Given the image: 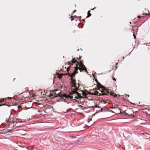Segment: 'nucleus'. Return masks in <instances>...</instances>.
Masks as SVG:
<instances>
[{"label": "nucleus", "mask_w": 150, "mask_h": 150, "mask_svg": "<svg viewBox=\"0 0 150 150\" xmlns=\"http://www.w3.org/2000/svg\"><path fill=\"white\" fill-rule=\"evenodd\" d=\"M78 18H81V16H80V17H78Z\"/></svg>", "instance_id": "nucleus-12"}, {"label": "nucleus", "mask_w": 150, "mask_h": 150, "mask_svg": "<svg viewBox=\"0 0 150 150\" xmlns=\"http://www.w3.org/2000/svg\"><path fill=\"white\" fill-rule=\"evenodd\" d=\"M71 63L74 64L75 63H77V64H76V67L74 68V73L75 74H76L77 73V71L78 69L81 72L83 71H85L86 72H87L86 68L81 62H80V63H79L76 61L75 59L73 58L72 59V61L68 62H67V64L68 65H69Z\"/></svg>", "instance_id": "nucleus-2"}, {"label": "nucleus", "mask_w": 150, "mask_h": 150, "mask_svg": "<svg viewBox=\"0 0 150 150\" xmlns=\"http://www.w3.org/2000/svg\"><path fill=\"white\" fill-rule=\"evenodd\" d=\"M112 112H113V113H114V112L113 111H112Z\"/></svg>", "instance_id": "nucleus-15"}, {"label": "nucleus", "mask_w": 150, "mask_h": 150, "mask_svg": "<svg viewBox=\"0 0 150 150\" xmlns=\"http://www.w3.org/2000/svg\"><path fill=\"white\" fill-rule=\"evenodd\" d=\"M78 106L79 107V108H82L83 107L81 105H78Z\"/></svg>", "instance_id": "nucleus-5"}, {"label": "nucleus", "mask_w": 150, "mask_h": 150, "mask_svg": "<svg viewBox=\"0 0 150 150\" xmlns=\"http://www.w3.org/2000/svg\"><path fill=\"white\" fill-rule=\"evenodd\" d=\"M73 17V16H71V18H72Z\"/></svg>", "instance_id": "nucleus-17"}, {"label": "nucleus", "mask_w": 150, "mask_h": 150, "mask_svg": "<svg viewBox=\"0 0 150 150\" xmlns=\"http://www.w3.org/2000/svg\"><path fill=\"white\" fill-rule=\"evenodd\" d=\"M73 20V19H71V21H72Z\"/></svg>", "instance_id": "nucleus-19"}, {"label": "nucleus", "mask_w": 150, "mask_h": 150, "mask_svg": "<svg viewBox=\"0 0 150 150\" xmlns=\"http://www.w3.org/2000/svg\"><path fill=\"white\" fill-rule=\"evenodd\" d=\"M45 91L44 90L43 92L42 90H40L39 91H38V96H40V98L38 97V108H41L44 107V105L42 104V103L41 102L43 101L42 99L43 97V96L41 97V95H44L45 93Z\"/></svg>", "instance_id": "nucleus-3"}, {"label": "nucleus", "mask_w": 150, "mask_h": 150, "mask_svg": "<svg viewBox=\"0 0 150 150\" xmlns=\"http://www.w3.org/2000/svg\"><path fill=\"white\" fill-rule=\"evenodd\" d=\"M38 123H40V122H38Z\"/></svg>", "instance_id": "nucleus-16"}, {"label": "nucleus", "mask_w": 150, "mask_h": 150, "mask_svg": "<svg viewBox=\"0 0 150 150\" xmlns=\"http://www.w3.org/2000/svg\"><path fill=\"white\" fill-rule=\"evenodd\" d=\"M38 112L40 113V111H39V110H38Z\"/></svg>", "instance_id": "nucleus-11"}, {"label": "nucleus", "mask_w": 150, "mask_h": 150, "mask_svg": "<svg viewBox=\"0 0 150 150\" xmlns=\"http://www.w3.org/2000/svg\"><path fill=\"white\" fill-rule=\"evenodd\" d=\"M1 106V105H0V106Z\"/></svg>", "instance_id": "nucleus-21"}, {"label": "nucleus", "mask_w": 150, "mask_h": 150, "mask_svg": "<svg viewBox=\"0 0 150 150\" xmlns=\"http://www.w3.org/2000/svg\"><path fill=\"white\" fill-rule=\"evenodd\" d=\"M76 11V10H74L73 12V13H74Z\"/></svg>", "instance_id": "nucleus-7"}, {"label": "nucleus", "mask_w": 150, "mask_h": 150, "mask_svg": "<svg viewBox=\"0 0 150 150\" xmlns=\"http://www.w3.org/2000/svg\"><path fill=\"white\" fill-rule=\"evenodd\" d=\"M133 36H134V38L135 39L136 36L134 35V34H133Z\"/></svg>", "instance_id": "nucleus-6"}, {"label": "nucleus", "mask_w": 150, "mask_h": 150, "mask_svg": "<svg viewBox=\"0 0 150 150\" xmlns=\"http://www.w3.org/2000/svg\"><path fill=\"white\" fill-rule=\"evenodd\" d=\"M74 17H76V16H74Z\"/></svg>", "instance_id": "nucleus-20"}, {"label": "nucleus", "mask_w": 150, "mask_h": 150, "mask_svg": "<svg viewBox=\"0 0 150 150\" xmlns=\"http://www.w3.org/2000/svg\"><path fill=\"white\" fill-rule=\"evenodd\" d=\"M133 30L134 31L135 30V29H133Z\"/></svg>", "instance_id": "nucleus-13"}, {"label": "nucleus", "mask_w": 150, "mask_h": 150, "mask_svg": "<svg viewBox=\"0 0 150 150\" xmlns=\"http://www.w3.org/2000/svg\"><path fill=\"white\" fill-rule=\"evenodd\" d=\"M141 17V16H138V18H140Z\"/></svg>", "instance_id": "nucleus-8"}, {"label": "nucleus", "mask_w": 150, "mask_h": 150, "mask_svg": "<svg viewBox=\"0 0 150 150\" xmlns=\"http://www.w3.org/2000/svg\"><path fill=\"white\" fill-rule=\"evenodd\" d=\"M90 11H89L87 13H88V16H87L86 18H88L90 16H91V14L90 13Z\"/></svg>", "instance_id": "nucleus-4"}, {"label": "nucleus", "mask_w": 150, "mask_h": 150, "mask_svg": "<svg viewBox=\"0 0 150 150\" xmlns=\"http://www.w3.org/2000/svg\"><path fill=\"white\" fill-rule=\"evenodd\" d=\"M79 85L78 84H76L74 82H73L71 84V86L74 87L75 90L72 91V94L71 96H70L71 99L76 98L79 99L82 97L81 94L83 96L84 95V93L82 90L78 89Z\"/></svg>", "instance_id": "nucleus-1"}, {"label": "nucleus", "mask_w": 150, "mask_h": 150, "mask_svg": "<svg viewBox=\"0 0 150 150\" xmlns=\"http://www.w3.org/2000/svg\"><path fill=\"white\" fill-rule=\"evenodd\" d=\"M39 115V114H38V115ZM39 117L38 116V119L39 118Z\"/></svg>", "instance_id": "nucleus-18"}, {"label": "nucleus", "mask_w": 150, "mask_h": 150, "mask_svg": "<svg viewBox=\"0 0 150 150\" xmlns=\"http://www.w3.org/2000/svg\"><path fill=\"white\" fill-rule=\"evenodd\" d=\"M113 79H114V80L115 81H116V79H115V78H114Z\"/></svg>", "instance_id": "nucleus-10"}, {"label": "nucleus", "mask_w": 150, "mask_h": 150, "mask_svg": "<svg viewBox=\"0 0 150 150\" xmlns=\"http://www.w3.org/2000/svg\"><path fill=\"white\" fill-rule=\"evenodd\" d=\"M68 96H67V95H66V96H65V98H68Z\"/></svg>", "instance_id": "nucleus-9"}, {"label": "nucleus", "mask_w": 150, "mask_h": 150, "mask_svg": "<svg viewBox=\"0 0 150 150\" xmlns=\"http://www.w3.org/2000/svg\"><path fill=\"white\" fill-rule=\"evenodd\" d=\"M128 96V97H129V95H126V96Z\"/></svg>", "instance_id": "nucleus-14"}]
</instances>
